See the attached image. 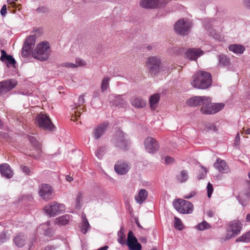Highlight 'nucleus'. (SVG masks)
<instances>
[{"mask_svg":"<svg viewBox=\"0 0 250 250\" xmlns=\"http://www.w3.org/2000/svg\"><path fill=\"white\" fill-rule=\"evenodd\" d=\"M212 84L211 75L206 71H199L192 76L191 81L192 86L197 89H205Z\"/></svg>","mask_w":250,"mask_h":250,"instance_id":"f257e3e1","label":"nucleus"},{"mask_svg":"<svg viewBox=\"0 0 250 250\" xmlns=\"http://www.w3.org/2000/svg\"><path fill=\"white\" fill-rule=\"evenodd\" d=\"M49 45L47 42L39 43L33 53L34 58L40 61H45L49 56Z\"/></svg>","mask_w":250,"mask_h":250,"instance_id":"f03ea898","label":"nucleus"},{"mask_svg":"<svg viewBox=\"0 0 250 250\" xmlns=\"http://www.w3.org/2000/svg\"><path fill=\"white\" fill-rule=\"evenodd\" d=\"M209 101L204 102L200 110L204 114H213L221 110L224 107L223 103H212L211 99L208 97Z\"/></svg>","mask_w":250,"mask_h":250,"instance_id":"7ed1b4c3","label":"nucleus"},{"mask_svg":"<svg viewBox=\"0 0 250 250\" xmlns=\"http://www.w3.org/2000/svg\"><path fill=\"white\" fill-rule=\"evenodd\" d=\"M36 124L41 128L45 130L53 131L55 128L49 117L46 114L41 113L36 117Z\"/></svg>","mask_w":250,"mask_h":250,"instance_id":"20e7f679","label":"nucleus"},{"mask_svg":"<svg viewBox=\"0 0 250 250\" xmlns=\"http://www.w3.org/2000/svg\"><path fill=\"white\" fill-rule=\"evenodd\" d=\"M173 205L175 209L181 213H191L193 210V206L191 203L182 199L175 200Z\"/></svg>","mask_w":250,"mask_h":250,"instance_id":"39448f33","label":"nucleus"},{"mask_svg":"<svg viewBox=\"0 0 250 250\" xmlns=\"http://www.w3.org/2000/svg\"><path fill=\"white\" fill-rule=\"evenodd\" d=\"M65 208L63 204L54 201L46 205L44 208V210L47 215L50 216H53L58 213L64 211Z\"/></svg>","mask_w":250,"mask_h":250,"instance_id":"423d86ee","label":"nucleus"},{"mask_svg":"<svg viewBox=\"0 0 250 250\" xmlns=\"http://www.w3.org/2000/svg\"><path fill=\"white\" fill-rule=\"evenodd\" d=\"M160 65V60L156 57H149L146 61V66L152 75H156L159 73Z\"/></svg>","mask_w":250,"mask_h":250,"instance_id":"0eeeda50","label":"nucleus"},{"mask_svg":"<svg viewBox=\"0 0 250 250\" xmlns=\"http://www.w3.org/2000/svg\"><path fill=\"white\" fill-rule=\"evenodd\" d=\"M243 224L241 221L235 220L230 222L228 226L227 237H235L238 235L242 228Z\"/></svg>","mask_w":250,"mask_h":250,"instance_id":"6e6552de","label":"nucleus"},{"mask_svg":"<svg viewBox=\"0 0 250 250\" xmlns=\"http://www.w3.org/2000/svg\"><path fill=\"white\" fill-rule=\"evenodd\" d=\"M168 1V0H141L140 5L146 9L157 8L164 6Z\"/></svg>","mask_w":250,"mask_h":250,"instance_id":"1a4fd4ad","label":"nucleus"},{"mask_svg":"<svg viewBox=\"0 0 250 250\" xmlns=\"http://www.w3.org/2000/svg\"><path fill=\"white\" fill-rule=\"evenodd\" d=\"M190 27V23L188 21L180 19L175 23L174 30L177 33L181 35H186L188 34Z\"/></svg>","mask_w":250,"mask_h":250,"instance_id":"9d476101","label":"nucleus"},{"mask_svg":"<svg viewBox=\"0 0 250 250\" xmlns=\"http://www.w3.org/2000/svg\"><path fill=\"white\" fill-rule=\"evenodd\" d=\"M53 191L52 187L48 184H42L39 187V194L45 201H48L52 198Z\"/></svg>","mask_w":250,"mask_h":250,"instance_id":"9b49d317","label":"nucleus"},{"mask_svg":"<svg viewBox=\"0 0 250 250\" xmlns=\"http://www.w3.org/2000/svg\"><path fill=\"white\" fill-rule=\"evenodd\" d=\"M144 145L147 152L150 153L155 152L159 148L157 141L151 137H148L145 140Z\"/></svg>","mask_w":250,"mask_h":250,"instance_id":"f8f14e48","label":"nucleus"},{"mask_svg":"<svg viewBox=\"0 0 250 250\" xmlns=\"http://www.w3.org/2000/svg\"><path fill=\"white\" fill-rule=\"evenodd\" d=\"M126 244L130 250H141L142 246L131 230L128 232Z\"/></svg>","mask_w":250,"mask_h":250,"instance_id":"ddd939ff","label":"nucleus"},{"mask_svg":"<svg viewBox=\"0 0 250 250\" xmlns=\"http://www.w3.org/2000/svg\"><path fill=\"white\" fill-rule=\"evenodd\" d=\"M78 105L73 109L72 116L71 120L74 121L77 120L80 117L81 113L85 111L84 107H81V106L84 104L85 100L83 96H80L79 98Z\"/></svg>","mask_w":250,"mask_h":250,"instance_id":"4468645a","label":"nucleus"},{"mask_svg":"<svg viewBox=\"0 0 250 250\" xmlns=\"http://www.w3.org/2000/svg\"><path fill=\"white\" fill-rule=\"evenodd\" d=\"M130 168V165L123 160L118 161L115 166L114 170L115 172L120 175L126 174Z\"/></svg>","mask_w":250,"mask_h":250,"instance_id":"2eb2a0df","label":"nucleus"},{"mask_svg":"<svg viewBox=\"0 0 250 250\" xmlns=\"http://www.w3.org/2000/svg\"><path fill=\"white\" fill-rule=\"evenodd\" d=\"M17 85L14 80H9L0 82V95L4 94L13 89Z\"/></svg>","mask_w":250,"mask_h":250,"instance_id":"dca6fc26","label":"nucleus"},{"mask_svg":"<svg viewBox=\"0 0 250 250\" xmlns=\"http://www.w3.org/2000/svg\"><path fill=\"white\" fill-rule=\"evenodd\" d=\"M209 101L208 97L207 96H195L192 97L186 102L187 104L189 106H196L203 104L204 102L207 103Z\"/></svg>","mask_w":250,"mask_h":250,"instance_id":"f3484780","label":"nucleus"},{"mask_svg":"<svg viewBox=\"0 0 250 250\" xmlns=\"http://www.w3.org/2000/svg\"><path fill=\"white\" fill-rule=\"evenodd\" d=\"M29 140L33 147L34 148V151L29 154V155L34 157L35 158H38L41 154V144L37 141L34 136H29Z\"/></svg>","mask_w":250,"mask_h":250,"instance_id":"a211bd4d","label":"nucleus"},{"mask_svg":"<svg viewBox=\"0 0 250 250\" xmlns=\"http://www.w3.org/2000/svg\"><path fill=\"white\" fill-rule=\"evenodd\" d=\"M203 54L204 52L198 48H189L185 53L186 58L193 61L196 60L198 57Z\"/></svg>","mask_w":250,"mask_h":250,"instance_id":"6ab92c4d","label":"nucleus"},{"mask_svg":"<svg viewBox=\"0 0 250 250\" xmlns=\"http://www.w3.org/2000/svg\"><path fill=\"white\" fill-rule=\"evenodd\" d=\"M214 167L222 173H228L229 171V167L225 161L220 158L217 159L216 162L214 164Z\"/></svg>","mask_w":250,"mask_h":250,"instance_id":"aec40b11","label":"nucleus"},{"mask_svg":"<svg viewBox=\"0 0 250 250\" xmlns=\"http://www.w3.org/2000/svg\"><path fill=\"white\" fill-rule=\"evenodd\" d=\"M0 171L3 176L8 179L12 178L14 174L10 166L6 163L0 165Z\"/></svg>","mask_w":250,"mask_h":250,"instance_id":"412c9836","label":"nucleus"},{"mask_svg":"<svg viewBox=\"0 0 250 250\" xmlns=\"http://www.w3.org/2000/svg\"><path fill=\"white\" fill-rule=\"evenodd\" d=\"M108 126V123L104 122L95 128L93 132V136L95 139H99L104 133Z\"/></svg>","mask_w":250,"mask_h":250,"instance_id":"4be33fe9","label":"nucleus"},{"mask_svg":"<svg viewBox=\"0 0 250 250\" xmlns=\"http://www.w3.org/2000/svg\"><path fill=\"white\" fill-rule=\"evenodd\" d=\"M131 104L136 108H142L146 105V101L143 100L141 97L133 96L130 100Z\"/></svg>","mask_w":250,"mask_h":250,"instance_id":"5701e85b","label":"nucleus"},{"mask_svg":"<svg viewBox=\"0 0 250 250\" xmlns=\"http://www.w3.org/2000/svg\"><path fill=\"white\" fill-rule=\"evenodd\" d=\"M26 242V238L22 233H19L17 235L14 239V242L19 248H21L24 246Z\"/></svg>","mask_w":250,"mask_h":250,"instance_id":"b1692460","label":"nucleus"},{"mask_svg":"<svg viewBox=\"0 0 250 250\" xmlns=\"http://www.w3.org/2000/svg\"><path fill=\"white\" fill-rule=\"evenodd\" d=\"M147 195V191L145 189H142L139 192L138 194L135 196V199L138 203L141 204L146 200Z\"/></svg>","mask_w":250,"mask_h":250,"instance_id":"393cba45","label":"nucleus"},{"mask_svg":"<svg viewBox=\"0 0 250 250\" xmlns=\"http://www.w3.org/2000/svg\"><path fill=\"white\" fill-rule=\"evenodd\" d=\"M160 96L158 94H154L150 96L149 98V104L152 109L154 110L160 100Z\"/></svg>","mask_w":250,"mask_h":250,"instance_id":"a878e982","label":"nucleus"},{"mask_svg":"<svg viewBox=\"0 0 250 250\" xmlns=\"http://www.w3.org/2000/svg\"><path fill=\"white\" fill-rule=\"evenodd\" d=\"M229 51H232L236 54H242L245 50L244 46L238 44H231L229 46Z\"/></svg>","mask_w":250,"mask_h":250,"instance_id":"bb28decb","label":"nucleus"},{"mask_svg":"<svg viewBox=\"0 0 250 250\" xmlns=\"http://www.w3.org/2000/svg\"><path fill=\"white\" fill-rule=\"evenodd\" d=\"M69 219L70 217L68 215L60 216L56 219L55 224L59 225H65L68 223Z\"/></svg>","mask_w":250,"mask_h":250,"instance_id":"cd10ccee","label":"nucleus"},{"mask_svg":"<svg viewBox=\"0 0 250 250\" xmlns=\"http://www.w3.org/2000/svg\"><path fill=\"white\" fill-rule=\"evenodd\" d=\"M188 178V171L186 170H183L181 171L180 175L177 176V179L180 183H184L187 181Z\"/></svg>","mask_w":250,"mask_h":250,"instance_id":"c85d7f7f","label":"nucleus"},{"mask_svg":"<svg viewBox=\"0 0 250 250\" xmlns=\"http://www.w3.org/2000/svg\"><path fill=\"white\" fill-rule=\"evenodd\" d=\"M236 241L245 243L250 242V230L246 232L245 234H243L241 236L238 238L236 239Z\"/></svg>","mask_w":250,"mask_h":250,"instance_id":"c756f323","label":"nucleus"},{"mask_svg":"<svg viewBox=\"0 0 250 250\" xmlns=\"http://www.w3.org/2000/svg\"><path fill=\"white\" fill-rule=\"evenodd\" d=\"M33 47H34L30 45L26 44V43H24L22 48V55L24 57L27 56L28 54L32 51Z\"/></svg>","mask_w":250,"mask_h":250,"instance_id":"7c9ffc66","label":"nucleus"},{"mask_svg":"<svg viewBox=\"0 0 250 250\" xmlns=\"http://www.w3.org/2000/svg\"><path fill=\"white\" fill-rule=\"evenodd\" d=\"M83 223L81 227V231L85 234L87 232L88 229L90 228V225L86 219L85 216L83 217Z\"/></svg>","mask_w":250,"mask_h":250,"instance_id":"2f4dec72","label":"nucleus"},{"mask_svg":"<svg viewBox=\"0 0 250 250\" xmlns=\"http://www.w3.org/2000/svg\"><path fill=\"white\" fill-rule=\"evenodd\" d=\"M109 80L110 78L108 77H104L101 83V91L102 92H104L108 88Z\"/></svg>","mask_w":250,"mask_h":250,"instance_id":"473e14b6","label":"nucleus"},{"mask_svg":"<svg viewBox=\"0 0 250 250\" xmlns=\"http://www.w3.org/2000/svg\"><path fill=\"white\" fill-rule=\"evenodd\" d=\"M2 62H5L7 64V65H14L15 64L16 62L15 60L13 58V57L11 55H10L4 59V61Z\"/></svg>","mask_w":250,"mask_h":250,"instance_id":"72a5a7b5","label":"nucleus"},{"mask_svg":"<svg viewBox=\"0 0 250 250\" xmlns=\"http://www.w3.org/2000/svg\"><path fill=\"white\" fill-rule=\"evenodd\" d=\"M118 236L119 238L118 239V241L119 243L121 244H123L125 243V235L124 234V230L122 229H121L118 232Z\"/></svg>","mask_w":250,"mask_h":250,"instance_id":"f704fd0d","label":"nucleus"},{"mask_svg":"<svg viewBox=\"0 0 250 250\" xmlns=\"http://www.w3.org/2000/svg\"><path fill=\"white\" fill-rule=\"evenodd\" d=\"M174 227L178 230H182L183 229V224L181 220L177 217H174Z\"/></svg>","mask_w":250,"mask_h":250,"instance_id":"c9c22d12","label":"nucleus"},{"mask_svg":"<svg viewBox=\"0 0 250 250\" xmlns=\"http://www.w3.org/2000/svg\"><path fill=\"white\" fill-rule=\"evenodd\" d=\"M83 195L81 193L79 192L77 197H76V200H75V202H76V208H79L81 206V203L82 202V200H83Z\"/></svg>","mask_w":250,"mask_h":250,"instance_id":"e433bc0d","label":"nucleus"},{"mask_svg":"<svg viewBox=\"0 0 250 250\" xmlns=\"http://www.w3.org/2000/svg\"><path fill=\"white\" fill-rule=\"evenodd\" d=\"M219 62L220 64L222 65H227L229 63V59L224 55L219 56Z\"/></svg>","mask_w":250,"mask_h":250,"instance_id":"4c0bfd02","label":"nucleus"},{"mask_svg":"<svg viewBox=\"0 0 250 250\" xmlns=\"http://www.w3.org/2000/svg\"><path fill=\"white\" fill-rule=\"evenodd\" d=\"M210 227L209 225L206 221H203L199 223L197 226L196 228L200 230H203Z\"/></svg>","mask_w":250,"mask_h":250,"instance_id":"58836bf2","label":"nucleus"},{"mask_svg":"<svg viewBox=\"0 0 250 250\" xmlns=\"http://www.w3.org/2000/svg\"><path fill=\"white\" fill-rule=\"evenodd\" d=\"M25 43H26V44L30 45L33 47H34L35 43V37L34 36H28L26 41L24 42Z\"/></svg>","mask_w":250,"mask_h":250,"instance_id":"ea45409f","label":"nucleus"},{"mask_svg":"<svg viewBox=\"0 0 250 250\" xmlns=\"http://www.w3.org/2000/svg\"><path fill=\"white\" fill-rule=\"evenodd\" d=\"M20 169L26 175H30L31 174V171L29 167L24 165H21Z\"/></svg>","mask_w":250,"mask_h":250,"instance_id":"a19ab883","label":"nucleus"},{"mask_svg":"<svg viewBox=\"0 0 250 250\" xmlns=\"http://www.w3.org/2000/svg\"><path fill=\"white\" fill-rule=\"evenodd\" d=\"M207 193H208V198H210L211 196V194L213 191V188L212 184H211L210 183H208L207 185Z\"/></svg>","mask_w":250,"mask_h":250,"instance_id":"79ce46f5","label":"nucleus"},{"mask_svg":"<svg viewBox=\"0 0 250 250\" xmlns=\"http://www.w3.org/2000/svg\"><path fill=\"white\" fill-rule=\"evenodd\" d=\"M249 179L246 181L247 194L248 196L250 198V173L248 174Z\"/></svg>","mask_w":250,"mask_h":250,"instance_id":"37998d69","label":"nucleus"},{"mask_svg":"<svg viewBox=\"0 0 250 250\" xmlns=\"http://www.w3.org/2000/svg\"><path fill=\"white\" fill-rule=\"evenodd\" d=\"M75 62V64L77 65V67L84 66L86 65L85 62L83 60L81 59V58H76Z\"/></svg>","mask_w":250,"mask_h":250,"instance_id":"c03bdc74","label":"nucleus"},{"mask_svg":"<svg viewBox=\"0 0 250 250\" xmlns=\"http://www.w3.org/2000/svg\"><path fill=\"white\" fill-rule=\"evenodd\" d=\"M0 52H1V55L0 59L1 61H4V59L9 55H7L6 51H4V50H1Z\"/></svg>","mask_w":250,"mask_h":250,"instance_id":"a18cd8bd","label":"nucleus"},{"mask_svg":"<svg viewBox=\"0 0 250 250\" xmlns=\"http://www.w3.org/2000/svg\"><path fill=\"white\" fill-rule=\"evenodd\" d=\"M63 66L66 67H69V68H75L77 67V65L71 62H65L63 64Z\"/></svg>","mask_w":250,"mask_h":250,"instance_id":"49530a36","label":"nucleus"},{"mask_svg":"<svg viewBox=\"0 0 250 250\" xmlns=\"http://www.w3.org/2000/svg\"><path fill=\"white\" fill-rule=\"evenodd\" d=\"M7 12V7L5 4L3 5L0 10V14L2 16H5Z\"/></svg>","mask_w":250,"mask_h":250,"instance_id":"de8ad7c7","label":"nucleus"},{"mask_svg":"<svg viewBox=\"0 0 250 250\" xmlns=\"http://www.w3.org/2000/svg\"><path fill=\"white\" fill-rule=\"evenodd\" d=\"M174 161V159L171 157L167 156L165 158V162L167 164L171 163Z\"/></svg>","mask_w":250,"mask_h":250,"instance_id":"09e8293b","label":"nucleus"},{"mask_svg":"<svg viewBox=\"0 0 250 250\" xmlns=\"http://www.w3.org/2000/svg\"><path fill=\"white\" fill-rule=\"evenodd\" d=\"M240 142V136L239 133H237L234 140V144L236 146L239 145Z\"/></svg>","mask_w":250,"mask_h":250,"instance_id":"8fccbe9b","label":"nucleus"},{"mask_svg":"<svg viewBox=\"0 0 250 250\" xmlns=\"http://www.w3.org/2000/svg\"><path fill=\"white\" fill-rule=\"evenodd\" d=\"M17 0H7V2L9 5L12 7H15L16 5L15 1Z\"/></svg>","mask_w":250,"mask_h":250,"instance_id":"3c124183","label":"nucleus"},{"mask_svg":"<svg viewBox=\"0 0 250 250\" xmlns=\"http://www.w3.org/2000/svg\"><path fill=\"white\" fill-rule=\"evenodd\" d=\"M244 2L245 6L250 9V0H244Z\"/></svg>","mask_w":250,"mask_h":250,"instance_id":"603ef678","label":"nucleus"},{"mask_svg":"<svg viewBox=\"0 0 250 250\" xmlns=\"http://www.w3.org/2000/svg\"><path fill=\"white\" fill-rule=\"evenodd\" d=\"M213 212L212 210H208L207 212V214L209 217H212L213 216Z\"/></svg>","mask_w":250,"mask_h":250,"instance_id":"864d4df0","label":"nucleus"},{"mask_svg":"<svg viewBox=\"0 0 250 250\" xmlns=\"http://www.w3.org/2000/svg\"><path fill=\"white\" fill-rule=\"evenodd\" d=\"M65 179L68 182H71L73 180V178L70 175H66Z\"/></svg>","mask_w":250,"mask_h":250,"instance_id":"5fc2aeb1","label":"nucleus"},{"mask_svg":"<svg viewBox=\"0 0 250 250\" xmlns=\"http://www.w3.org/2000/svg\"><path fill=\"white\" fill-rule=\"evenodd\" d=\"M108 248V247L107 246H105L102 248L98 249L97 250H107Z\"/></svg>","mask_w":250,"mask_h":250,"instance_id":"6e6d98bb","label":"nucleus"},{"mask_svg":"<svg viewBox=\"0 0 250 250\" xmlns=\"http://www.w3.org/2000/svg\"><path fill=\"white\" fill-rule=\"evenodd\" d=\"M53 249L52 246H47L45 248L44 250H52Z\"/></svg>","mask_w":250,"mask_h":250,"instance_id":"4d7b16f0","label":"nucleus"},{"mask_svg":"<svg viewBox=\"0 0 250 250\" xmlns=\"http://www.w3.org/2000/svg\"><path fill=\"white\" fill-rule=\"evenodd\" d=\"M246 220L247 222H250V214L247 215Z\"/></svg>","mask_w":250,"mask_h":250,"instance_id":"13d9d810","label":"nucleus"},{"mask_svg":"<svg viewBox=\"0 0 250 250\" xmlns=\"http://www.w3.org/2000/svg\"><path fill=\"white\" fill-rule=\"evenodd\" d=\"M245 132H246V134H250V128L246 129V130H245Z\"/></svg>","mask_w":250,"mask_h":250,"instance_id":"bf43d9fd","label":"nucleus"},{"mask_svg":"<svg viewBox=\"0 0 250 250\" xmlns=\"http://www.w3.org/2000/svg\"><path fill=\"white\" fill-rule=\"evenodd\" d=\"M126 144V142L124 141V140H123L121 142V144H123L124 145H125V144Z\"/></svg>","mask_w":250,"mask_h":250,"instance_id":"052dcab7","label":"nucleus"},{"mask_svg":"<svg viewBox=\"0 0 250 250\" xmlns=\"http://www.w3.org/2000/svg\"><path fill=\"white\" fill-rule=\"evenodd\" d=\"M99 150H98L97 152H96V155L98 157V158H100V156H99Z\"/></svg>","mask_w":250,"mask_h":250,"instance_id":"680f3d73","label":"nucleus"},{"mask_svg":"<svg viewBox=\"0 0 250 250\" xmlns=\"http://www.w3.org/2000/svg\"><path fill=\"white\" fill-rule=\"evenodd\" d=\"M147 48L148 50H150V49H151L152 47H151V46H148L147 47Z\"/></svg>","mask_w":250,"mask_h":250,"instance_id":"e2e57ef3","label":"nucleus"},{"mask_svg":"<svg viewBox=\"0 0 250 250\" xmlns=\"http://www.w3.org/2000/svg\"><path fill=\"white\" fill-rule=\"evenodd\" d=\"M136 223H137V225H138V226L139 227H140V228H142V227L140 226V225L139 223H137V222Z\"/></svg>","mask_w":250,"mask_h":250,"instance_id":"0e129e2a","label":"nucleus"},{"mask_svg":"<svg viewBox=\"0 0 250 250\" xmlns=\"http://www.w3.org/2000/svg\"><path fill=\"white\" fill-rule=\"evenodd\" d=\"M190 197H191V196H185V198H187V199H189Z\"/></svg>","mask_w":250,"mask_h":250,"instance_id":"69168bd1","label":"nucleus"},{"mask_svg":"<svg viewBox=\"0 0 250 250\" xmlns=\"http://www.w3.org/2000/svg\"><path fill=\"white\" fill-rule=\"evenodd\" d=\"M118 146H119V147H121V148H122V146H121V145H119H119H118Z\"/></svg>","mask_w":250,"mask_h":250,"instance_id":"338daca9","label":"nucleus"},{"mask_svg":"<svg viewBox=\"0 0 250 250\" xmlns=\"http://www.w3.org/2000/svg\"><path fill=\"white\" fill-rule=\"evenodd\" d=\"M143 240H144L145 241V242H146V239H143Z\"/></svg>","mask_w":250,"mask_h":250,"instance_id":"774afa93","label":"nucleus"}]
</instances>
